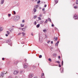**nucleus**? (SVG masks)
Masks as SVG:
<instances>
[{
    "instance_id": "22",
    "label": "nucleus",
    "mask_w": 78,
    "mask_h": 78,
    "mask_svg": "<svg viewBox=\"0 0 78 78\" xmlns=\"http://www.w3.org/2000/svg\"><path fill=\"white\" fill-rule=\"evenodd\" d=\"M22 30L23 31H25V28H22Z\"/></svg>"
},
{
    "instance_id": "53",
    "label": "nucleus",
    "mask_w": 78,
    "mask_h": 78,
    "mask_svg": "<svg viewBox=\"0 0 78 78\" xmlns=\"http://www.w3.org/2000/svg\"><path fill=\"white\" fill-rule=\"evenodd\" d=\"M3 73H4V74H6V73H5V72L3 71Z\"/></svg>"
},
{
    "instance_id": "18",
    "label": "nucleus",
    "mask_w": 78,
    "mask_h": 78,
    "mask_svg": "<svg viewBox=\"0 0 78 78\" xmlns=\"http://www.w3.org/2000/svg\"><path fill=\"white\" fill-rule=\"evenodd\" d=\"M4 3V0H2L1 4V5H3Z\"/></svg>"
},
{
    "instance_id": "12",
    "label": "nucleus",
    "mask_w": 78,
    "mask_h": 78,
    "mask_svg": "<svg viewBox=\"0 0 78 78\" xmlns=\"http://www.w3.org/2000/svg\"><path fill=\"white\" fill-rule=\"evenodd\" d=\"M59 41H58L55 44V46H56V47H57L58 45V44H59Z\"/></svg>"
},
{
    "instance_id": "46",
    "label": "nucleus",
    "mask_w": 78,
    "mask_h": 78,
    "mask_svg": "<svg viewBox=\"0 0 78 78\" xmlns=\"http://www.w3.org/2000/svg\"><path fill=\"white\" fill-rule=\"evenodd\" d=\"M44 8H46V7H47V5L45 4V5H44Z\"/></svg>"
},
{
    "instance_id": "42",
    "label": "nucleus",
    "mask_w": 78,
    "mask_h": 78,
    "mask_svg": "<svg viewBox=\"0 0 78 78\" xmlns=\"http://www.w3.org/2000/svg\"><path fill=\"white\" fill-rule=\"evenodd\" d=\"M38 18L39 19V20H41V17H38Z\"/></svg>"
},
{
    "instance_id": "25",
    "label": "nucleus",
    "mask_w": 78,
    "mask_h": 78,
    "mask_svg": "<svg viewBox=\"0 0 78 78\" xmlns=\"http://www.w3.org/2000/svg\"><path fill=\"white\" fill-rule=\"evenodd\" d=\"M76 5H78V0H76Z\"/></svg>"
},
{
    "instance_id": "59",
    "label": "nucleus",
    "mask_w": 78,
    "mask_h": 78,
    "mask_svg": "<svg viewBox=\"0 0 78 78\" xmlns=\"http://www.w3.org/2000/svg\"><path fill=\"white\" fill-rule=\"evenodd\" d=\"M20 72H21V73H23V71H20Z\"/></svg>"
},
{
    "instance_id": "3",
    "label": "nucleus",
    "mask_w": 78,
    "mask_h": 78,
    "mask_svg": "<svg viewBox=\"0 0 78 78\" xmlns=\"http://www.w3.org/2000/svg\"><path fill=\"white\" fill-rule=\"evenodd\" d=\"M18 73H19V71L17 70H15L14 72V75H16Z\"/></svg>"
},
{
    "instance_id": "44",
    "label": "nucleus",
    "mask_w": 78,
    "mask_h": 78,
    "mask_svg": "<svg viewBox=\"0 0 78 78\" xmlns=\"http://www.w3.org/2000/svg\"><path fill=\"white\" fill-rule=\"evenodd\" d=\"M58 66H59V67H61V65L60 64H59V65H58Z\"/></svg>"
},
{
    "instance_id": "36",
    "label": "nucleus",
    "mask_w": 78,
    "mask_h": 78,
    "mask_svg": "<svg viewBox=\"0 0 78 78\" xmlns=\"http://www.w3.org/2000/svg\"><path fill=\"white\" fill-rule=\"evenodd\" d=\"M28 28L27 26H26L24 27V28H25V29H26V28Z\"/></svg>"
},
{
    "instance_id": "21",
    "label": "nucleus",
    "mask_w": 78,
    "mask_h": 78,
    "mask_svg": "<svg viewBox=\"0 0 78 78\" xmlns=\"http://www.w3.org/2000/svg\"><path fill=\"white\" fill-rule=\"evenodd\" d=\"M55 1L56 4H57V3H58V0H55Z\"/></svg>"
},
{
    "instance_id": "39",
    "label": "nucleus",
    "mask_w": 78,
    "mask_h": 78,
    "mask_svg": "<svg viewBox=\"0 0 78 78\" xmlns=\"http://www.w3.org/2000/svg\"><path fill=\"white\" fill-rule=\"evenodd\" d=\"M12 43H10L9 44V45H11H11H12Z\"/></svg>"
},
{
    "instance_id": "43",
    "label": "nucleus",
    "mask_w": 78,
    "mask_h": 78,
    "mask_svg": "<svg viewBox=\"0 0 78 78\" xmlns=\"http://www.w3.org/2000/svg\"><path fill=\"white\" fill-rule=\"evenodd\" d=\"M20 34H21V33H19L18 34V36H19V35H20Z\"/></svg>"
},
{
    "instance_id": "6",
    "label": "nucleus",
    "mask_w": 78,
    "mask_h": 78,
    "mask_svg": "<svg viewBox=\"0 0 78 78\" xmlns=\"http://www.w3.org/2000/svg\"><path fill=\"white\" fill-rule=\"evenodd\" d=\"M33 76V74H31L29 75V78H31Z\"/></svg>"
},
{
    "instance_id": "26",
    "label": "nucleus",
    "mask_w": 78,
    "mask_h": 78,
    "mask_svg": "<svg viewBox=\"0 0 78 78\" xmlns=\"http://www.w3.org/2000/svg\"><path fill=\"white\" fill-rule=\"evenodd\" d=\"M40 2H41V1L39 0L37 2V4H39V3H40Z\"/></svg>"
},
{
    "instance_id": "33",
    "label": "nucleus",
    "mask_w": 78,
    "mask_h": 78,
    "mask_svg": "<svg viewBox=\"0 0 78 78\" xmlns=\"http://www.w3.org/2000/svg\"><path fill=\"white\" fill-rule=\"evenodd\" d=\"M64 63V62H63V61H62V65L63 66V64Z\"/></svg>"
},
{
    "instance_id": "14",
    "label": "nucleus",
    "mask_w": 78,
    "mask_h": 78,
    "mask_svg": "<svg viewBox=\"0 0 78 78\" xmlns=\"http://www.w3.org/2000/svg\"><path fill=\"white\" fill-rule=\"evenodd\" d=\"M37 17V15H35L34 16V19H36Z\"/></svg>"
},
{
    "instance_id": "57",
    "label": "nucleus",
    "mask_w": 78,
    "mask_h": 78,
    "mask_svg": "<svg viewBox=\"0 0 78 78\" xmlns=\"http://www.w3.org/2000/svg\"><path fill=\"white\" fill-rule=\"evenodd\" d=\"M17 6H19V3H18L17 4Z\"/></svg>"
},
{
    "instance_id": "20",
    "label": "nucleus",
    "mask_w": 78,
    "mask_h": 78,
    "mask_svg": "<svg viewBox=\"0 0 78 78\" xmlns=\"http://www.w3.org/2000/svg\"><path fill=\"white\" fill-rule=\"evenodd\" d=\"M47 22H48V20H46L44 22V23H45V24L46 23H47Z\"/></svg>"
},
{
    "instance_id": "37",
    "label": "nucleus",
    "mask_w": 78,
    "mask_h": 78,
    "mask_svg": "<svg viewBox=\"0 0 78 78\" xmlns=\"http://www.w3.org/2000/svg\"><path fill=\"white\" fill-rule=\"evenodd\" d=\"M37 23H36V21H35L34 22V25H36Z\"/></svg>"
},
{
    "instance_id": "15",
    "label": "nucleus",
    "mask_w": 78,
    "mask_h": 78,
    "mask_svg": "<svg viewBox=\"0 0 78 78\" xmlns=\"http://www.w3.org/2000/svg\"><path fill=\"white\" fill-rule=\"evenodd\" d=\"M11 42V40H8L7 41H6V43H9V42Z\"/></svg>"
},
{
    "instance_id": "34",
    "label": "nucleus",
    "mask_w": 78,
    "mask_h": 78,
    "mask_svg": "<svg viewBox=\"0 0 78 78\" xmlns=\"http://www.w3.org/2000/svg\"><path fill=\"white\" fill-rule=\"evenodd\" d=\"M48 21H49V22H51V19H50V18H49L48 19Z\"/></svg>"
},
{
    "instance_id": "30",
    "label": "nucleus",
    "mask_w": 78,
    "mask_h": 78,
    "mask_svg": "<svg viewBox=\"0 0 78 78\" xmlns=\"http://www.w3.org/2000/svg\"><path fill=\"white\" fill-rule=\"evenodd\" d=\"M39 58H42V55H40L39 56Z\"/></svg>"
},
{
    "instance_id": "2",
    "label": "nucleus",
    "mask_w": 78,
    "mask_h": 78,
    "mask_svg": "<svg viewBox=\"0 0 78 78\" xmlns=\"http://www.w3.org/2000/svg\"><path fill=\"white\" fill-rule=\"evenodd\" d=\"M73 18L75 20L78 19V15L76 14L74 15Z\"/></svg>"
},
{
    "instance_id": "8",
    "label": "nucleus",
    "mask_w": 78,
    "mask_h": 78,
    "mask_svg": "<svg viewBox=\"0 0 78 78\" xmlns=\"http://www.w3.org/2000/svg\"><path fill=\"white\" fill-rule=\"evenodd\" d=\"M4 73H3V71L1 73V77H3V76H4Z\"/></svg>"
},
{
    "instance_id": "63",
    "label": "nucleus",
    "mask_w": 78,
    "mask_h": 78,
    "mask_svg": "<svg viewBox=\"0 0 78 78\" xmlns=\"http://www.w3.org/2000/svg\"><path fill=\"white\" fill-rule=\"evenodd\" d=\"M21 44H23V43H21Z\"/></svg>"
},
{
    "instance_id": "29",
    "label": "nucleus",
    "mask_w": 78,
    "mask_h": 78,
    "mask_svg": "<svg viewBox=\"0 0 78 78\" xmlns=\"http://www.w3.org/2000/svg\"><path fill=\"white\" fill-rule=\"evenodd\" d=\"M53 56H55V57H56V54L55 53V54H53Z\"/></svg>"
},
{
    "instance_id": "47",
    "label": "nucleus",
    "mask_w": 78,
    "mask_h": 78,
    "mask_svg": "<svg viewBox=\"0 0 78 78\" xmlns=\"http://www.w3.org/2000/svg\"><path fill=\"white\" fill-rule=\"evenodd\" d=\"M42 11H45V8H43Z\"/></svg>"
},
{
    "instance_id": "64",
    "label": "nucleus",
    "mask_w": 78,
    "mask_h": 78,
    "mask_svg": "<svg viewBox=\"0 0 78 78\" xmlns=\"http://www.w3.org/2000/svg\"><path fill=\"white\" fill-rule=\"evenodd\" d=\"M23 36H25V35H23Z\"/></svg>"
},
{
    "instance_id": "49",
    "label": "nucleus",
    "mask_w": 78,
    "mask_h": 78,
    "mask_svg": "<svg viewBox=\"0 0 78 78\" xmlns=\"http://www.w3.org/2000/svg\"><path fill=\"white\" fill-rule=\"evenodd\" d=\"M51 42L50 41H47V43H49V42Z\"/></svg>"
},
{
    "instance_id": "1",
    "label": "nucleus",
    "mask_w": 78,
    "mask_h": 78,
    "mask_svg": "<svg viewBox=\"0 0 78 78\" xmlns=\"http://www.w3.org/2000/svg\"><path fill=\"white\" fill-rule=\"evenodd\" d=\"M19 19H20V17H19V16H14L13 18V20H14L15 22H16L17 20H19Z\"/></svg>"
},
{
    "instance_id": "62",
    "label": "nucleus",
    "mask_w": 78,
    "mask_h": 78,
    "mask_svg": "<svg viewBox=\"0 0 78 78\" xmlns=\"http://www.w3.org/2000/svg\"><path fill=\"white\" fill-rule=\"evenodd\" d=\"M31 35H32V36H33L34 35H33V34H31Z\"/></svg>"
},
{
    "instance_id": "9",
    "label": "nucleus",
    "mask_w": 78,
    "mask_h": 78,
    "mask_svg": "<svg viewBox=\"0 0 78 78\" xmlns=\"http://www.w3.org/2000/svg\"><path fill=\"white\" fill-rule=\"evenodd\" d=\"M41 78H45V77L44 76V73H43L41 74Z\"/></svg>"
},
{
    "instance_id": "54",
    "label": "nucleus",
    "mask_w": 78,
    "mask_h": 78,
    "mask_svg": "<svg viewBox=\"0 0 78 78\" xmlns=\"http://www.w3.org/2000/svg\"><path fill=\"white\" fill-rule=\"evenodd\" d=\"M51 26H52V27H54V25L53 24H52L51 25Z\"/></svg>"
},
{
    "instance_id": "28",
    "label": "nucleus",
    "mask_w": 78,
    "mask_h": 78,
    "mask_svg": "<svg viewBox=\"0 0 78 78\" xmlns=\"http://www.w3.org/2000/svg\"><path fill=\"white\" fill-rule=\"evenodd\" d=\"M7 33L8 34H10V32L9 31H7Z\"/></svg>"
},
{
    "instance_id": "4",
    "label": "nucleus",
    "mask_w": 78,
    "mask_h": 78,
    "mask_svg": "<svg viewBox=\"0 0 78 78\" xmlns=\"http://www.w3.org/2000/svg\"><path fill=\"white\" fill-rule=\"evenodd\" d=\"M60 70L61 73H63V72H64V68H63V67H62L60 68Z\"/></svg>"
},
{
    "instance_id": "45",
    "label": "nucleus",
    "mask_w": 78,
    "mask_h": 78,
    "mask_svg": "<svg viewBox=\"0 0 78 78\" xmlns=\"http://www.w3.org/2000/svg\"><path fill=\"white\" fill-rule=\"evenodd\" d=\"M8 16H9V17H10V16H11V14H9Z\"/></svg>"
},
{
    "instance_id": "55",
    "label": "nucleus",
    "mask_w": 78,
    "mask_h": 78,
    "mask_svg": "<svg viewBox=\"0 0 78 78\" xmlns=\"http://www.w3.org/2000/svg\"><path fill=\"white\" fill-rule=\"evenodd\" d=\"M19 30H22V29L21 28H19Z\"/></svg>"
},
{
    "instance_id": "41",
    "label": "nucleus",
    "mask_w": 78,
    "mask_h": 78,
    "mask_svg": "<svg viewBox=\"0 0 78 78\" xmlns=\"http://www.w3.org/2000/svg\"><path fill=\"white\" fill-rule=\"evenodd\" d=\"M22 22L23 23H24L25 22V20H22Z\"/></svg>"
},
{
    "instance_id": "60",
    "label": "nucleus",
    "mask_w": 78,
    "mask_h": 78,
    "mask_svg": "<svg viewBox=\"0 0 78 78\" xmlns=\"http://www.w3.org/2000/svg\"><path fill=\"white\" fill-rule=\"evenodd\" d=\"M75 4H73V6H75Z\"/></svg>"
},
{
    "instance_id": "24",
    "label": "nucleus",
    "mask_w": 78,
    "mask_h": 78,
    "mask_svg": "<svg viewBox=\"0 0 78 78\" xmlns=\"http://www.w3.org/2000/svg\"><path fill=\"white\" fill-rule=\"evenodd\" d=\"M74 8L75 9H77L78 8V7L77 6H74Z\"/></svg>"
},
{
    "instance_id": "32",
    "label": "nucleus",
    "mask_w": 78,
    "mask_h": 78,
    "mask_svg": "<svg viewBox=\"0 0 78 78\" xmlns=\"http://www.w3.org/2000/svg\"><path fill=\"white\" fill-rule=\"evenodd\" d=\"M45 38H48V37L47 36V35L45 34Z\"/></svg>"
},
{
    "instance_id": "50",
    "label": "nucleus",
    "mask_w": 78,
    "mask_h": 78,
    "mask_svg": "<svg viewBox=\"0 0 78 78\" xmlns=\"http://www.w3.org/2000/svg\"><path fill=\"white\" fill-rule=\"evenodd\" d=\"M53 41H51V44H53Z\"/></svg>"
},
{
    "instance_id": "61",
    "label": "nucleus",
    "mask_w": 78,
    "mask_h": 78,
    "mask_svg": "<svg viewBox=\"0 0 78 78\" xmlns=\"http://www.w3.org/2000/svg\"><path fill=\"white\" fill-rule=\"evenodd\" d=\"M0 39H2V38L0 37Z\"/></svg>"
},
{
    "instance_id": "13",
    "label": "nucleus",
    "mask_w": 78,
    "mask_h": 78,
    "mask_svg": "<svg viewBox=\"0 0 78 78\" xmlns=\"http://www.w3.org/2000/svg\"><path fill=\"white\" fill-rule=\"evenodd\" d=\"M3 30V27H0V31H2Z\"/></svg>"
},
{
    "instance_id": "19",
    "label": "nucleus",
    "mask_w": 78,
    "mask_h": 78,
    "mask_svg": "<svg viewBox=\"0 0 78 78\" xmlns=\"http://www.w3.org/2000/svg\"><path fill=\"white\" fill-rule=\"evenodd\" d=\"M40 27V24H38L37 25H36V27L37 28H39V27Z\"/></svg>"
},
{
    "instance_id": "23",
    "label": "nucleus",
    "mask_w": 78,
    "mask_h": 78,
    "mask_svg": "<svg viewBox=\"0 0 78 78\" xmlns=\"http://www.w3.org/2000/svg\"><path fill=\"white\" fill-rule=\"evenodd\" d=\"M43 31L44 32V33H47V30H43Z\"/></svg>"
},
{
    "instance_id": "17",
    "label": "nucleus",
    "mask_w": 78,
    "mask_h": 78,
    "mask_svg": "<svg viewBox=\"0 0 78 78\" xmlns=\"http://www.w3.org/2000/svg\"><path fill=\"white\" fill-rule=\"evenodd\" d=\"M54 39L55 41H57V40H58V37H56L55 38V37H54Z\"/></svg>"
},
{
    "instance_id": "11",
    "label": "nucleus",
    "mask_w": 78,
    "mask_h": 78,
    "mask_svg": "<svg viewBox=\"0 0 78 78\" xmlns=\"http://www.w3.org/2000/svg\"><path fill=\"white\" fill-rule=\"evenodd\" d=\"M33 11L34 12H36L37 11V10H36V8H34V9H33Z\"/></svg>"
},
{
    "instance_id": "35",
    "label": "nucleus",
    "mask_w": 78,
    "mask_h": 78,
    "mask_svg": "<svg viewBox=\"0 0 78 78\" xmlns=\"http://www.w3.org/2000/svg\"><path fill=\"white\" fill-rule=\"evenodd\" d=\"M22 34H23V35H25V33H24L23 32L22 33Z\"/></svg>"
},
{
    "instance_id": "27",
    "label": "nucleus",
    "mask_w": 78,
    "mask_h": 78,
    "mask_svg": "<svg viewBox=\"0 0 78 78\" xmlns=\"http://www.w3.org/2000/svg\"><path fill=\"white\" fill-rule=\"evenodd\" d=\"M18 63V61H16V62H15V64H16V65Z\"/></svg>"
},
{
    "instance_id": "38",
    "label": "nucleus",
    "mask_w": 78,
    "mask_h": 78,
    "mask_svg": "<svg viewBox=\"0 0 78 78\" xmlns=\"http://www.w3.org/2000/svg\"><path fill=\"white\" fill-rule=\"evenodd\" d=\"M57 62V63H58V64H60V62L59 61H57L56 62Z\"/></svg>"
},
{
    "instance_id": "7",
    "label": "nucleus",
    "mask_w": 78,
    "mask_h": 78,
    "mask_svg": "<svg viewBox=\"0 0 78 78\" xmlns=\"http://www.w3.org/2000/svg\"><path fill=\"white\" fill-rule=\"evenodd\" d=\"M28 64H25L24 65V69L27 68V67H28Z\"/></svg>"
},
{
    "instance_id": "16",
    "label": "nucleus",
    "mask_w": 78,
    "mask_h": 78,
    "mask_svg": "<svg viewBox=\"0 0 78 78\" xmlns=\"http://www.w3.org/2000/svg\"><path fill=\"white\" fill-rule=\"evenodd\" d=\"M25 26V24H20L21 27H23Z\"/></svg>"
},
{
    "instance_id": "56",
    "label": "nucleus",
    "mask_w": 78,
    "mask_h": 78,
    "mask_svg": "<svg viewBox=\"0 0 78 78\" xmlns=\"http://www.w3.org/2000/svg\"><path fill=\"white\" fill-rule=\"evenodd\" d=\"M2 60H5V58H2Z\"/></svg>"
},
{
    "instance_id": "52",
    "label": "nucleus",
    "mask_w": 78,
    "mask_h": 78,
    "mask_svg": "<svg viewBox=\"0 0 78 78\" xmlns=\"http://www.w3.org/2000/svg\"><path fill=\"white\" fill-rule=\"evenodd\" d=\"M5 36H8V34H5Z\"/></svg>"
},
{
    "instance_id": "58",
    "label": "nucleus",
    "mask_w": 78,
    "mask_h": 78,
    "mask_svg": "<svg viewBox=\"0 0 78 78\" xmlns=\"http://www.w3.org/2000/svg\"><path fill=\"white\" fill-rule=\"evenodd\" d=\"M39 16H40V17H42V15H39Z\"/></svg>"
},
{
    "instance_id": "31",
    "label": "nucleus",
    "mask_w": 78,
    "mask_h": 78,
    "mask_svg": "<svg viewBox=\"0 0 78 78\" xmlns=\"http://www.w3.org/2000/svg\"><path fill=\"white\" fill-rule=\"evenodd\" d=\"M16 14V12L15 11H13V14H14V15H15Z\"/></svg>"
},
{
    "instance_id": "40",
    "label": "nucleus",
    "mask_w": 78,
    "mask_h": 78,
    "mask_svg": "<svg viewBox=\"0 0 78 78\" xmlns=\"http://www.w3.org/2000/svg\"><path fill=\"white\" fill-rule=\"evenodd\" d=\"M43 22H44L43 21H41V24H42V23H43Z\"/></svg>"
},
{
    "instance_id": "51",
    "label": "nucleus",
    "mask_w": 78,
    "mask_h": 78,
    "mask_svg": "<svg viewBox=\"0 0 78 78\" xmlns=\"http://www.w3.org/2000/svg\"><path fill=\"white\" fill-rule=\"evenodd\" d=\"M49 61H51V58H49Z\"/></svg>"
},
{
    "instance_id": "10",
    "label": "nucleus",
    "mask_w": 78,
    "mask_h": 78,
    "mask_svg": "<svg viewBox=\"0 0 78 78\" xmlns=\"http://www.w3.org/2000/svg\"><path fill=\"white\" fill-rule=\"evenodd\" d=\"M34 8H36V9H37V8H38V7H39V5H34Z\"/></svg>"
},
{
    "instance_id": "48",
    "label": "nucleus",
    "mask_w": 78,
    "mask_h": 78,
    "mask_svg": "<svg viewBox=\"0 0 78 78\" xmlns=\"http://www.w3.org/2000/svg\"><path fill=\"white\" fill-rule=\"evenodd\" d=\"M61 58V57L60 56H59L58 57V59H60Z\"/></svg>"
},
{
    "instance_id": "5",
    "label": "nucleus",
    "mask_w": 78,
    "mask_h": 78,
    "mask_svg": "<svg viewBox=\"0 0 78 78\" xmlns=\"http://www.w3.org/2000/svg\"><path fill=\"white\" fill-rule=\"evenodd\" d=\"M9 30L10 32L11 33L12 31L14 30V29L12 27H11L9 29Z\"/></svg>"
}]
</instances>
